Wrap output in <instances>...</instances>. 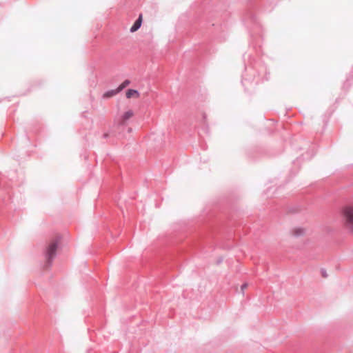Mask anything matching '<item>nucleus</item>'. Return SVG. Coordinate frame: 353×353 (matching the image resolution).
<instances>
[{
  "label": "nucleus",
  "instance_id": "obj_6",
  "mask_svg": "<svg viewBox=\"0 0 353 353\" xmlns=\"http://www.w3.org/2000/svg\"><path fill=\"white\" fill-rule=\"evenodd\" d=\"M126 97L128 99H130L132 97L134 98H139V93L136 90L130 89L126 92Z\"/></svg>",
  "mask_w": 353,
  "mask_h": 353
},
{
  "label": "nucleus",
  "instance_id": "obj_7",
  "mask_svg": "<svg viewBox=\"0 0 353 353\" xmlns=\"http://www.w3.org/2000/svg\"><path fill=\"white\" fill-rule=\"evenodd\" d=\"M119 92H118V90L117 89L116 90H109V91L105 92L103 94V98H104V99L110 98V97H112L115 96Z\"/></svg>",
  "mask_w": 353,
  "mask_h": 353
},
{
  "label": "nucleus",
  "instance_id": "obj_2",
  "mask_svg": "<svg viewBox=\"0 0 353 353\" xmlns=\"http://www.w3.org/2000/svg\"><path fill=\"white\" fill-rule=\"evenodd\" d=\"M59 244L58 239H54L50 241L49 245H48L46 251V263L48 265H50L52 259L54 257L57 252V249Z\"/></svg>",
  "mask_w": 353,
  "mask_h": 353
},
{
  "label": "nucleus",
  "instance_id": "obj_5",
  "mask_svg": "<svg viewBox=\"0 0 353 353\" xmlns=\"http://www.w3.org/2000/svg\"><path fill=\"white\" fill-rule=\"evenodd\" d=\"M134 116V112L131 110L126 111L123 113L121 117V121L123 123H125L126 121L130 119Z\"/></svg>",
  "mask_w": 353,
  "mask_h": 353
},
{
  "label": "nucleus",
  "instance_id": "obj_3",
  "mask_svg": "<svg viewBox=\"0 0 353 353\" xmlns=\"http://www.w3.org/2000/svg\"><path fill=\"white\" fill-rule=\"evenodd\" d=\"M305 234V230L301 227H295L291 229L290 234L294 237L302 236Z\"/></svg>",
  "mask_w": 353,
  "mask_h": 353
},
{
  "label": "nucleus",
  "instance_id": "obj_8",
  "mask_svg": "<svg viewBox=\"0 0 353 353\" xmlns=\"http://www.w3.org/2000/svg\"><path fill=\"white\" fill-rule=\"evenodd\" d=\"M130 83V81L129 80H125L118 88L117 90L118 92H121L123 89H124L125 87H127Z\"/></svg>",
  "mask_w": 353,
  "mask_h": 353
},
{
  "label": "nucleus",
  "instance_id": "obj_1",
  "mask_svg": "<svg viewBox=\"0 0 353 353\" xmlns=\"http://www.w3.org/2000/svg\"><path fill=\"white\" fill-rule=\"evenodd\" d=\"M339 216L343 228L350 234H353V203H347L341 207Z\"/></svg>",
  "mask_w": 353,
  "mask_h": 353
},
{
  "label": "nucleus",
  "instance_id": "obj_4",
  "mask_svg": "<svg viewBox=\"0 0 353 353\" xmlns=\"http://www.w3.org/2000/svg\"><path fill=\"white\" fill-rule=\"evenodd\" d=\"M141 22H142V14H140L138 19L134 22L133 26L131 27L130 31L132 32L137 31L141 27Z\"/></svg>",
  "mask_w": 353,
  "mask_h": 353
},
{
  "label": "nucleus",
  "instance_id": "obj_9",
  "mask_svg": "<svg viewBox=\"0 0 353 353\" xmlns=\"http://www.w3.org/2000/svg\"><path fill=\"white\" fill-rule=\"evenodd\" d=\"M247 287H248V284L247 283H244L243 285H242V286H241L242 290H244L245 289H246Z\"/></svg>",
  "mask_w": 353,
  "mask_h": 353
}]
</instances>
